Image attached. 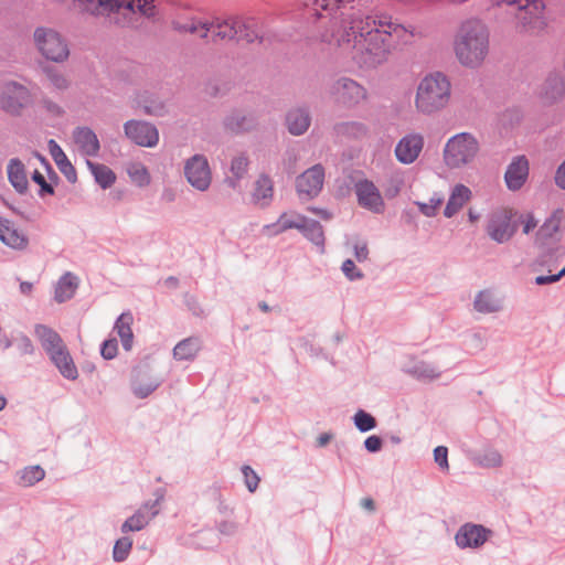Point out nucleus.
<instances>
[{
  "instance_id": "1",
  "label": "nucleus",
  "mask_w": 565,
  "mask_h": 565,
  "mask_svg": "<svg viewBox=\"0 0 565 565\" xmlns=\"http://www.w3.org/2000/svg\"><path fill=\"white\" fill-rule=\"evenodd\" d=\"M413 33L401 24L388 20L375 19L361 12L342 14L332 23L330 33L322 39L365 66H375L384 62L399 43H407Z\"/></svg>"
},
{
  "instance_id": "2",
  "label": "nucleus",
  "mask_w": 565,
  "mask_h": 565,
  "mask_svg": "<svg viewBox=\"0 0 565 565\" xmlns=\"http://www.w3.org/2000/svg\"><path fill=\"white\" fill-rule=\"evenodd\" d=\"M454 52L459 63L469 68L482 65L489 53V33L479 21H467L454 39Z\"/></svg>"
},
{
  "instance_id": "3",
  "label": "nucleus",
  "mask_w": 565,
  "mask_h": 565,
  "mask_svg": "<svg viewBox=\"0 0 565 565\" xmlns=\"http://www.w3.org/2000/svg\"><path fill=\"white\" fill-rule=\"evenodd\" d=\"M78 7L92 14H115L117 23L132 24L139 18L156 15L154 0H76Z\"/></svg>"
},
{
  "instance_id": "4",
  "label": "nucleus",
  "mask_w": 565,
  "mask_h": 565,
  "mask_svg": "<svg viewBox=\"0 0 565 565\" xmlns=\"http://www.w3.org/2000/svg\"><path fill=\"white\" fill-rule=\"evenodd\" d=\"M451 98V83L441 72L425 75L418 83L414 106L419 114L434 115L445 109Z\"/></svg>"
},
{
  "instance_id": "5",
  "label": "nucleus",
  "mask_w": 565,
  "mask_h": 565,
  "mask_svg": "<svg viewBox=\"0 0 565 565\" xmlns=\"http://www.w3.org/2000/svg\"><path fill=\"white\" fill-rule=\"evenodd\" d=\"M174 28L181 32H189L202 39L213 42L232 40L238 34L237 28H241V19H213L211 21H202L190 19L186 21H175Z\"/></svg>"
},
{
  "instance_id": "6",
  "label": "nucleus",
  "mask_w": 565,
  "mask_h": 565,
  "mask_svg": "<svg viewBox=\"0 0 565 565\" xmlns=\"http://www.w3.org/2000/svg\"><path fill=\"white\" fill-rule=\"evenodd\" d=\"M480 152V142L470 132L451 136L443 149V160L448 169H461L472 164Z\"/></svg>"
},
{
  "instance_id": "7",
  "label": "nucleus",
  "mask_w": 565,
  "mask_h": 565,
  "mask_svg": "<svg viewBox=\"0 0 565 565\" xmlns=\"http://www.w3.org/2000/svg\"><path fill=\"white\" fill-rule=\"evenodd\" d=\"M35 334L61 374L66 379L75 380L77 377V369L57 332L46 326L38 324L35 327Z\"/></svg>"
},
{
  "instance_id": "8",
  "label": "nucleus",
  "mask_w": 565,
  "mask_h": 565,
  "mask_svg": "<svg viewBox=\"0 0 565 565\" xmlns=\"http://www.w3.org/2000/svg\"><path fill=\"white\" fill-rule=\"evenodd\" d=\"M498 7L507 6L522 26L530 32H540L547 25L544 0H492Z\"/></svg>"
},
{
  "instance_id": "9",
  "label": "nucleus",
  "mask_w": 565,
  "mask_h": 565,
  "mask_svg": "<svg viewBox=\"0 0 565 565\" xmlns=\"http://www.w3.org/2000/svg\"><path fill=\"white\" fill-rule=\"evenodd\" d=\"M34 44L43 57L62 63L67 60L70 50L66 40L51 28L40 26L33 33Z\"/></svg>"
},
{
  "instance_id": "10",
  "label": "nucleus",
  "mask_w": 565,
  "mask_h": 565,
  "mask_svg": "<svg viewBox=\"0 0 565 565\" xmlns=\"http://www.w3.org/2000/svg\"><path fill=\"white\" fill-rule=\"evenodd\" d=\"M513 217L514 213L511 209L501 207L493 211L487 223L489 237L499 244L510 241L516 232Z\"/></svg>"
},
{
  "instance_id": "11",
  "label": "nucleus",
  "mask_w": 565,
  "mask_h": 565,
  "mask_svg": "<svg viewBox=\"0 0 565 565\" xmlns=\"http://www.w3.org/2000/svg\"><path fill=\"white\" fill-rule=\"evenodd\" d=\"M32 97L26 87L15 82L6 83L0 92V108L10 115H20L31 104Z\"/></svg>"
},
{
  "instance_id": "12",
  "label": "nucleus",
  "mask_w": 565,
  "mask_h": 565,
  "mask_svg": "<svg viewBox=\"0 0 565 565\" xmlns=\"http://www.w3.org/2000/svg\"><path fill=\"white\" fill-rule=\"evenodd\" d=\"M331 94L339 104L348 107L355 106L367 97L366 89L363 86L345 77L333 83Z\"/></svg>"
},
{
  "instance_id": "13",
  "label": "nucleus",
  "mask_w": 565,
  "mask_h": 565,
  "mask_svg": "<svg viewBox=\"0 0 565 565\" xmlns=\"http://www.w3.org/2000/svg\"><path fill=\"white\" fill-rule=\"evenodd\" d=\"M188 182L199 191H205L212 181L209 162L204 156L195 154L184 166Z\"/></svg>"
},
{
  "instance_id": "14",
  "label": "nucleus",
  "mask_w": 565,
  "mask_h": 565,
  "mask_svg": "<svg viewBox=\"0 0 565 565\" xmlns=\"http://www.w3.org/2000/svg\"><path fill=\"white\" fill-rule=\"evenodd\" d=\"M126 136L141 147H154L159 141V134L154 126L145 122L130 120L125 124Z\"/></svg>"
},
{
  "instance_id": "15",
  "label": "nucleus",
  "mask_w": 565,
  "mask_h": 565,
  "mask_svg": "<svg viewBox=\"0 0 565 565\" xmlns=\"http://www.w3.org/2000/svg\"><path fill=\"white\" fill-rule=\"evenodd\" d=\"M324 180V170L320 164H316L297 178V191L299 195L313 198L319 194Z\"/></svg>"
},
{
  "instance_id": "16",
  "label": "nucleus",
  "mask_w": 565,
  "mask_h": 565,
  "mask_svg": "<svg viewBox=\"0 0 565 565\" xmlns=\"http://www.w3.org/2000/svg\"><path fill=\"white\" fill-rule=\"evenodd\" d=\"M355 193L358 202L362 207L374 213H382L384 211L383 198L373 182L369 180L359 181L355 184Z\"/></svg>"
},
{
  "instance_id": "17",
  "label": "nucleus",
  "mask_w": 565,
  "mask_h": 565,
  "mask_svg": "<svg viewBox=\"0 0 565 565\" xmlns=\"http://www.w3.org/2000/svg\"><path fill=\"white\" fill-rule=\"evenodd\" d=\"M564 218L565 212L563 209L554 210L536 232L535 243L540 246H545L551 242L558 241L561 225Z\"/></svg>"
},
{
  "instance_id": "18",
  "label": "nucleus",
  "mask_w": 565,
  "mask_h": 565,
  "mask_svg": "<svg viewBox=\"0 0 565 565\" xmlns=\"http://www.w3.org/2000/svg\"><path fill=\"white\" fill-rule=\"evenodd\" d=\"M424 147V138L419 134H409L403 137L395 147L396 159L404 163H413L420 154Z\"/></svg>"
},
{
  "instance_id": "19",
  "label": "nucleus",
  "mask_w": 565,
  "mask_h": 565,
  "mask_svg": "<svg viewBox=\"0 0 565 565\" xmlns=\"http://www.w3.org/2000/svg\"><path fill=\"white\" fill-rule=\"evenodd\" d=\"M529 177V161L524 156L515 157L504 174V180L509 190H520Z\"/></svg>"
},
{
  "instance_id": "20",
  "label": "nucleus",
  "mask_w": 565,
  "mask_h": 565,
  "mask_svg": "<svg viewBox=\"0 0 565 565\" xmlns=\"http://www.w3.org/2000/svg\"><path fill=\"white\" fill-rule=\"evenodd\" d=\"M490 531L482 525L465 524L456 534V543L458 546L465 547H479L487 540Z\"/></svg>"
},
{
  "instance_id": "21",
  "label": "nucleus",
  "mask_w": 565,
  "mask_h": 565,
  "mask_svg": "<svg viewBox=\"0 0 565 565\" xmlns=\"http://www.w3.org/2000/svg\"><path fill=\"white\" fill-rule=\"evenodd\" d=\"M472 198L471 190L465 184H456L449 195L448 202L444 210V215L448 218L457 214L466 203Z\"/></svg>"
},
{
  "instance_id": "22",
  "label": "nucleus",
  "mask_w": 565,
  "mask_h": 565,
  "mask_svg": "<svg viewBox=\"0 0 565 565\" xmlns=\"http://www.w3.org/2000/svg\"><path fill=\"white\" fill-rule=\"evenodd\" d=\"M74 142L77 148L89 157L97 156L99 151V141L96 134L89 128H77L73 134Z\"/></svg>"
},
{
  "instance_id": "23",
  "label": "nucleus",
  "mask_w": 565,
  "mask_h": 565,
  "mask_svg": "<svg viewBox=\"0 0 565 565\" xmlns=\"http://www.w3.org/2000/svg\"><path fill=\"white\" fill-rule=\"evenodd\" d=\"M7 174L9 182L19 193L28 190V174L21 160L11 159L7 166Z\"/></svg>"
},
{
  "instance_id": "24",
  "label": "nucleus",
  "mask_w": 565,
  "mask_h": 565,
  "mask_svg": "<svg viewBox=\"0 0 565 565\" xmlns=\"http://www.w3.org/2000/svg\"><path fill=\"white\" fill-rule=\"evenodd\" d=\"M0 241L6 245L22 249L28 245V238L23 233L18 231L9 221L0 218Z\"/></svg>"
},
{
  "instance_id": "25",
  "label": "nucleus",
  "mask_w": 565,
  "mask_h": 565,
  "mask_svg": "<svg viewBox=\"0 0 565 565\" xmlns=\"http://www.w3.org/2000/svg\"><path fill=\"white\" fill-rule=\"evenodd\" d=\"M565 85L563 78L557 75L548 76L542 84L540 95L546 103H554L563 97Z\"/></svg>"
},
{
  "instance_id": "26",
  "label": "nucleus",
  "mask_w": 565,
  "mask_h": 565,
  "mask_svg": "<svg viewBox=\"0 0 565 565\" xmlns=\"http://www.w3.org/2000/svg\"><path fill=\"white\" fill-rule=\"evenodd\" d=\"M310 121L309 113L302 108L290 110L286 117L287 128L295 136L305 134L310 126Z\"/></svg>"
},
{
  "instance_id": "27",
  "label": "nucleus",
  "mask_w": 565,
  "mask_h": 565,
  "mask_svg": "<svg viewBox=\"0 0 565 565\" xmlns=\"http://www.w3.org/2000/svg\"><path fill=\"white\" fill-rule=\"evenodd\" d=\"M134 322L132 315L130 312H124L117 319L114 330L117 332L121 340V344L126 351L132 348L134 333L131 324Z\"/></svg>"
},
{
  "instance_id": "28",
  "label": "nucleus",
  "mask_w": 565,
  "mask_h": 565,
  "mask_svg": "<svg viewBox=\"0 0 565 565\" xmlns=\"http://www.w3.org/2000/svg\"><path fill=\"white\" fill-rule=\"evenodd\" d=\"M78 287V279L71 273L63 275L55 287V300L64 302L71 299Z\"/></svg>"
},
{
  "instance_id": "29",
  "label": "nucleus",
  "mask_w": 565,
  "mask_h": 565,
  "mask_svg": "<svg viewBox=\"0 0 565 565\" xmlns=\"http://www.w3.org/2000/svg\"><path fill=\"white\" fill-rule=\"evenodd\" d=\"M88 169L95 178V181L103 188H110L116 181V174L110 168L102 163H94L89 160L86 161Z\"/></svg>"
},
{
  "instance_id": "30",
  "label": "nucleus",
  "mask_w": 565,
  "mask_h": 565,
  "mask_svg": "<svg viewBox=\"0 0 565 565\" xmlns=\"http://www.w3.org/2000/svg\"><path fill=\"white\" fill-rule=\"evenodd\" d=\"M49 150L60 171L64 173L68 179L71 177H75L74 167L55 140H49Z\"/></svg>"
},
{
  "instance_id": "31",
  "label": "nucleus",
  "mask_w": 565,
  "mask_h": 565,
  "mask_svg": "<svg viewBox=\"0 0 565 565\" xmlns=\"http://www.w3.org/2000/svg\"><path fill=\"white\" fill-rule=\"evenodd\" d=\"M158 385L159 383L156 379L148 377L147 374L141 371H137L134 376L132 388L135 394L139 397H147Z\"/></svg>"
},
{
  "instance_id": "32",
  "label": "nucleus",
  "mask_w": 565,
  "mask_h": 565,
  "mask_svg": "<svg viewBox=\"0 0 565 565\" xmlns=\"http://www.w3.org/2000/svg\"><path fill=\"white\" fill-rule=\"evenodd\" d=\"M147 508H148V504H146L143 508L139 509L134 515H131L129 519H127L121 526V531L124 533H127L129 531L142 530L149 523V521L158 513V510H153L151 512V515H148L143 511Z\"/></svg>"
},
{
  "instance_id": "33",
  "label": "nucleus",
  "mask_w": 565,
  "mask_h": 565,
  "mask_svg": "<svg viewBox=\"0 0 565 565\" xmlns=\"http://www.w3.org/2000/svg\"><path fill=\"white\" fill-rule=\"evenodd\" d=\"M273 196V182L266 175H260L256 183L253 193L255 203L259 205H266Z\"/></svg>"
},
{
  "instance_id": "34",
  "label": "nucleus",
  "mask_w": 565,
  "mask_h": 565,
  "mask_svg": "<svg viewBox=\"0 0 565 565\" xmlns=\"http://www.w3.org/2000/svg\"><path fill=\"white\" fill-rule=\"evenodd\" d=\"M200 350V341L196 338H189L179 342L173 350L178 360H192Z\"/></svg>"
},
{
  "instance_id": "35",
  "label": "nucleus",
  "mask_w": 565,
  "mask_h": 565,
  "mask_svg": "<svg viewBox=\"0 0 565 565\" xmlns=\"http://www.w3.org/2000/svg\"><path fill=\"white\" fill-rule=\"evenodd\" d=\"M45 477L44 469L39 466H29L18 472V483L22 487H31Z\"/></svg>"
},
{
  "instance_id": "36",
  "label": "nucleus",
  "mask_w": 565,
  "mask_h": 565,
  "mask_svg": "<svg viewBox=\"0 0 565 565\" xmlns=\"http://www.w3.org/2000/svg\"><path fill=\"white\" fill-rule=\"evenodd\" d=\"M127 173L136 185L147 186L150 183V174L148 169L140 162H131L127 167Z\"/></svg>"
},
{
  "instance_id": "37",
  "label": "nucleus",
  "mask_w": 565,
  "mask_h": 565,
  "mask_svg": "<svg viewBox=\"0 0 565 565\" xmlns=\"http://www.w3.org/2000/svg\"><path fill=\"white\" fill-rule=\"evenodd\" d=\"M475 309L481 313H491L500 309V302L488 291H480L475 299Z\"/></svg>"
},
{
  "instance_id": "38",
  "label": "nucleus",
  "mask_w": 565,
  "mask_h": 565,
  "mask_svg": "<svg viewBox=\"0 0 565 565\" xmlns=\"http://www.w3.org/2000/svg\"><path fill=\"white\" fill-rule=\"evenodd\" d=\"M237 30L238 34L236 36L241 40H245L248 43L259 39V31L254 19H241V28H237Z\"/></svg>"
},
{
  "instance_id": "39",
  "label": "nucleus",
  "mask_w": 565,
  "mask_h": 565,
  "mask_svg": "<svg viewBox=\"0 0 565 565\" xmlns=\"http://www.w3.org/2000/svg\"><path fill=\"white\" fill-rule=\"evenodd\" d=\"M306 225V217L295 213H284L280 215L277 222V226L280 231L289 228H301Z\"/></svg>"
},
{
  "instance_id": "40",
  "label": "nucleus",
  "mask_w": 565,
  "mask_h": 565,
  "mask_svg": "<svg viewBox=\"0 0 565 565\" xmlns=\"http://www.w3.org/2000/svg\"><path fill=\"white\" fill-rule=\"evenodd\" d=\"M444 202V195L441 193H435L427 203L417 202L419 211L428 217L435 216L439 211Z\"/></svg>"
},
{
  "instance_id": "41",
  "label": "nucleus",
  "mask_w": 565,
  "mask_h": 565,
  "mask_svg": "<svg viewBox=\"0 0 565 565\" xmlns=\"http://www.w3.org/2000/svg\"><path fill=\"white\" fill-rule=\"evenodd\" d=\"M300 230L303 231L305 235L315 244L322 245L324 241L322 226L316 221H308L306 218L305 227Z\"/></svg>"
},
{
  "instance_id": "42",
  "label": "nucleus",
  "mask_w": 565,
  "mask_h": 565,
  "mask_svg": "<svg viewBox=\"0 0 565 565\" xmlns=\"http://www.w3.org/2000/svg\"><path fill=\"white\" fill-rule=\"evenodd\" d=\"M226 126L233 131L248 130L252 127V119L242 113H236L227 118Z\"/></svg>"
},
{
  "instance_id": "43",
  "label": "nucleus",
  "mask_w": 565,
  "mask_h": 565,
  "mask_svg": "<svg viewBox=\"0 0 565 565\" xmlns=\"http://www.w3.org/2000/svg\"><path fill=\"white\" fill-rule=\"evenodd\" d=\"M132 546V541L129 537H121L117 540L114 546L113 555L116 562L126 559Z\"/></svg>"
},
{
  "instance_id": "44",
  "label": "nucleus",
  "mask_w": 565,
  "mask_h": 565,
  "mask_svg": "<svg viewBox=\"0 0 565 565\" xmlns=\"http://www.w3.org/2000/svg\"><path fill=\"white\" fill-rule=\"evenodd\" d=\"M354 424L361 431H369L376 425L375 419L364 411H359L354 416Z\"/></svg>"
},
{
  "instance_id": "45",
  "label": "nucleus",
  "mask_w": 565,
  "mask_h": 565,
  "mask_svg": "<svg viewBox=\"0 0 565 565\" xmlns=\"http://www.w3.org/2000/svg\"><path fill=\"white\" fill-rule=\"evenodd\" d=\"M479 463L483 467H499L502 465V456L498 450L490 449L479 457Z\"/></svg>"
},
{
  "instance_id": "46",
  "label": "nucleus",
  "mask_w": 565,
  "mask_h": 565,
  "mask_svg": "<svg viewBox=\"0 0 565 565\" xmlns=\"http://www.w3.org/2000/svg\"><path fill=\"white\" fill-rule=\"evenodd\" d=\"M248 161L244 156H237L232 160L231 172L235 181L239 180L247 171Z\"/></svg>"
},
{
  "instance_id": "47",
  "label": "nucleus",
  "mask_w": 565,
  "mask_h": 565,
  "mask_svg": "<svg viewBox=\"0 0 565 565\" xmlns=\"http://www.w3.org/2000/svg\"><path fill=\"white\" fill-rule=\"evenodd\" d=\"M47 78L50 81V84L54 88H56L58 90L67 89L68 86H70V81L67 79V77L63 73H60V72H49L47 73Z\"/></svg>"
},
{
  "instance_id": "48",
  "label": "nucleus",
  "mask_w": 565,
  "mask_h": 565,
  "mask_svg": "<svg viewBox=\"0 0 565 565\" xmlns=\"http://www.w3.org/2000/svg\"><path fill=\"white\" fill-rule=\"evenodd\" d=\"M242 472L244 475V480L247 489L250 492H254L258 487L259 477L249 466H244L242 468Z\"/></svg>"
},
{
  "instance_id": "49",
  "label": "nucleus",
  "mask_w": 565,
  "mask_h": 565,
  "mask_svg": "<svg viewBox=\"0 0 565 565\" xmlns=\"http://www.w3.org/2000/svg\"><path fill=\"white\" fill-rule=\"evenodd\" d=\"M520 224L522 225V232L524 234L531 233L537 226V220L532 213H526L520 216Z\"/></svg>"
},
{
  "instance_id": "50",
  "label": "nucleus",
  "mask_w": 565,
  "mask_h": 565,
  "mask_svg": "<svg viewBox=\"0 0 565 565\" xmlns=\"http://www.w3.org/2000/svg\"><path fill=\"white\" fill-rule=\"evenodd\" d=\"M117 352H118V345H117L116 339H109L103 343L100 353L105 359H107V360L114 359L116 356Z\"/></svg>"
},
{
  "instance_id": "51",
  "label": "nucleus",
  "mask_w": 565,
  "mask_h": 565,
  "mask_svg": "<svg viewBox=\"0 0 565 565\" xmlns=\"http://www.w3.org/2000/svg\"><path fill=\"white\" fill-rule=\"evenodd\" d=\"M414 374H416L419 379L423 380H433L438 376V372L435 370V367L429 365H419L414 369Z\"/></svg>"
},
{
  "instance_id": "52",
  "label": "nucleus",
  "mask_w": 565,
  "mask_h": 565,
  "mask_svg": "<svg viewBox=\"0 0 565 565\" xmlns=\"http://www.w3.org/2000/svg\"><path fill=\"white\" fill-rule=\"evenodd\" d=\"M32 180L41 186L42 194H53V188L45 180V177L38 170H34L32 173Z\"/></svg>"
},
{
  "instance_id": "53",
  "label": "nucleus",
  "mask_w": 565,
  "mask_h": 565,
  "mask_svg": "<svg viewBox=\"0 0 565 565\" xmlns=\"http://www.w3.org/2000/svg\"><path fill=\"white\" fill-rule=\"evenodd\" d=\"M434 458L437 465L443 469H448V450L446 447L439 446L434 450Z\"/></svg>"
},
{
  "instance_id": "54",
  "label": "nucleus",
  "mask_w": 565,
  "mask_h": 565,
  "mask_svg": "<svg viewBox=\"0 0 565 565\" xmlns=\"http://www.w3.org/2000/svg\"><path fill=\"white\" fill-rule=\"evenodd\" d=\"M342 271L350 280L362 277V274L359 270H356L355 264L351 259H347L343 263Z\"/></svg>"
},
{
  "instance_id": "55",
  "label": "nucleus",
  "mask_w": 565,
  "mask_h": 565,
  "mask_svg": "<svg viewBox=\"0 0 565 565\" xmlns=\"http://www.w3.org/2000/svg\"><path fill=\"white\" fill-rule=\"evenodd\" d=\"M369 249L364 242H356L354 244V256L359 262H364L367 258Z\"/></svg>"
},
{
  "instance_id": "56",
  "label": "nucleus",
  "mask_w": 565,
  "mask_h": 565,
  "mask_svg": "<svg viewBox=\"0 0 565 565\" xmlns=\"http://www.w3.org/2000/svg\"><path fill=\"white\" fill-rule=\"evenodd\" d=\"M364 445H365V448L371 451V452H375V451H379L382 447V440L380 437L373 435V436H370L365 439L364 441Z\"/></svg>"
},
{
  "instance_id": "57",
  "label": "nucleus",
  "mask_w": 565,
  "mask_h": 565,
  "mask_svg": "<svg viewBox=\"0 0 565 565\" xmlns=\"http://www.w3.org/2000/svg\"><path fill=\"white\" fill-rule=\"evenodd\" d=\"M554 181L559 189L565 190V161L557 168Z\"/></svg>"
},
{
  "instance_id": "58",
  "label": "nucleus",
  "mask_w": 565,
  "mask_h": 565,
  "mask_svg": "<svg viewBox=\"0 0 565 565\" xmlns=\"http://www.w3.org/2000/svg\"><path fill=\"white\" fill-rule=\"evenodd\" d=\"M18 347L22 354H30L33 352V344L26 337H21L18 340Z\"/></svg>"
},
{
  "instance_id": "59",
  "label": "nucleus",
  "mask_w": 565,
  "mask_h": 565,
  "mask_svg": "<svg viewBox=\"0 0 565 565\" xmlns=\"http://www.w3.org/2000/svg\"><path fill=\"white\" fill-rule=\"evenodd\" d=\"M559 280V275L557 274H551V275H543L537 276L535 278L536 285H546V284H553Z\"/></svg>"
},
{
  "instance_id": "60",
  "label": "nucleus",
  "mask_w": 565,
  "mask_h": 565,
  "mask_svg": "<svg viewBox=\"0 0 565 565\" xmlns=\"http://www.w3.org/2000/svg\"><path fill=\"white\" fill-rule=\"evenodd\" d=\"M312 6L315 9L329 10L335 7L333 0H313Z\"/></svg>"
},
{
  "instance_id": "61",
  "label": "nucleus",
  "mask_w": 565,
  "mask_h": 565,
  "mask_svg": "<svg viewBox=\"0 0 565 565\" xmlns=\"http://www.w3.org/2000/svg\"><path fill=\"white\" fill-rule=\"evenodd\" d=\"M399 182L394 181L387 189H385V196L388 199L395 198L399 193Z\"/></svg>"
},
{
  "instance_id": "62",
  "label": "nucleus",
  "mask_w": 565,
  "mask_h": 565,
  "mask_svg": "<svg viewBox=\"0 0 565 565\" xmlns=\"http://www.w3.org/2000/svg\"><path fill=\"white\" fill-rule=\"evenodd\" d=\"M361 505H362V508H364L365 510H369V511H373L375 508L374 501L371 498L362 499Z\"/></svg>"
},
{
  "instance_id": "63",
  "label": "nucleus",
  "mask_w": 565,
  "mask_h": 565,
  "mask_svg": "<svg viewBox=\"0 0 565 565\" xmlns=\"http://www.w3.org/2000/svg\"><path fill=\"white\" fill-rule=\"evenodd\" d=\"M20 289L23 294H30L32 290V284L28 281H23L20 285Z\"/></svg>"
},
{
  "instance_id": "64",
  "label": "nucleus",
  "mask_w": 565,
  "mask_h": 565,
  "mask_svg": "<svg viewBox=\"0 0 565 565\" xmlns=\"http://www.w3.org/2000/svg\"><path fill=\"white\" fill-rule=\"evenodd\" d=\"M468 217H469V221H470L471 223H475V222H477V221L479 220V214H478V213H476L473 210H471V209H470V210L468 211Z\"/></svg>"
}]
</instances>
